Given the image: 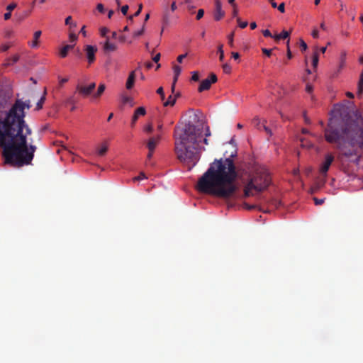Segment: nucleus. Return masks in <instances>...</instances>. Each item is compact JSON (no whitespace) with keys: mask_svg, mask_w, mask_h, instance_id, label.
I'll return each instance as SVG.
<instances>
[{"mask_svg":"<svg viewBox=\"0 0 363 363\" xmlns=\"http://www.w3.org/2000/svg\"><path fill=\"white\" fill-rule=\"evenodd\" d=\"M30 100L17 99L4 118H0V147L6 164L14 167L29 164L35 147L28 144L31 130L26 123L25 110L30 109Z\"/></svg>","mask_w":363,"mask_h":363,"instance_id":"obj_1","label":"nucleus"},{"mask_svg":"<svg viewBox=\"0 0 363 363\" xmlns=\"http://www.w3.org/2000/svg\"><path fill=\"white\" fill-rule=\"evenodd\" d=\"M363 118L346 106H335L327 128L324 130L325 140L335 143L340 151V157L357 163L359 156L355 146H363Z\"/></svg>","mask_w":363,"mask_h":363,"instance_id":"obj_2","label":"nucleus"},{"mask_svg":"<svg viewBox=\"0 0 363 363\" xmlns=\"http://www.w3.org/2000/svg\"><path fill=\"white\" fill-rule=\"evenodd\" d=\"M236 155L235 150L229 157L215 159L198 181V190L221 199L230 198L238 189L235 180L242 170L237 169L233 160Z\"/></svg>","mask_w":363,"mask_h":363,"instance_id":"obj_3","label":"nucleus"},{"mask_svg":"<svg viewBox=\"0 0 363 363\" xmlns=\"http://www.w3.org/2000/svg\"><path fill=\"white\" fill-rule=\"evenodd\" d=\"M202 133L201 125H196L189 121L175 128V152L178 160L189 165V169L200 160L199 145Z\"/></svg>","mask_w":363,"mask_h":363,"instance_id":"obj_4","label":"nucleus"},{"mask_svg":"<svg viewBox=\"0 0 363 363\" xmlns=\"http://www.w3.org/2000/svg\"><path fill=\"white\" fill-rule=\"evenodd\" d=\"M245 174H248V182L245 186L244 195L246 197L252 195V191L255 190L257 192H260L266 189L270 184V176L267 170L260 166L255 164L252 167L251 169L250 167Z\"/></svg>","mask_w":363,"mask_h":363,"instance_id":"obj_5","label":"nucleus"},{"mask_svg":"<svg viewBox=\"0 0 363 363\" xmlns=\"http://www.w3.org/2000/svg\"><path fill=\"white\" fill-rule=\"evenodd\" d=\"M334 160L335 157L332 153H327L325 155L324 160L321 162L319 168V172L322 176V178L326 179L327 173Z\"/></svg>","mask_w":363,"mask_h":363,"instance_id":"obj_6","label":"nucleus"},{"mask_svg":"<svg viewBox=\"0 0 363 363\" xmlns=\"http://www.w3.org/2000/svg\"><path fill=\"white\" fill-rule=\"evenodd\" d=\"M96 88V83L92 82L89 85L77 84L76 89L77 91L83 97L89 96Z\"/></svg>","mask_w":363,"mask_h":363,"instance_id":"obj_7","label":"nucleus"},{"mask_svg":"<svg viewBox=\"0 0 363 363\" xmlns=\"http://www.w3.org/2000/svg\"><path fill=\"white\" fill-rule=\"evenodd\" d=\"M217 80H218L217 76L215 74L211 73L209 76V78L203 79L201 82V84L199 86L198 91L199 92H202L203 91L208 90L211 88V84L213 83H216L217 82Z\"/></svg>","mask_w":363,"mask_h":363,"instance_id":"obj_8","label":"nucleus"},{"mask_svg":"<svg viewBox=\"0 0 363 363\" xmlns=\"http://www.w3.org/2000/svg\"><path fill=\"white\" fill-rule=\"evenodd\" d=\"M84 51L89 64H92L96 60L95 55L97 52V48L94 45H87L85 46Z\"/></svg>","mask_w":363,"mask_h":363,"instance_id":"obj_9","label":"nucleus"},{"mask_svg":"<svg viewBox=\"0 0 363 363\" xmlns=\"http://www.w3.org/2000/svg\"><path fill=\"white\" fill-rule=\"evenodd\" d=\"M216 10L214 12V19L220 21L225 16V12L222 10V4L220 0L215 1Z\"/></svg>","mask_w":363,"mask_h":363,"instance_id":"obj_10","label":"nucleus"},{"mask_svg":"<svg viewBox=\"0 0 363 363\" xmlns=\"http://www.w3.org/2000/svg\"><path fill=\"white\" fill-rule=\"evenodd\" d=\"M326 182V179L325 178H318L316 179L314 184L310 189V193L311 194H315L318 191L321 187H323Z\"/></svg>","mask_w":363,"mask_h":363,"instance_id":"obj_11","label":"nucleus"},{"mask_svg":"<svg viewBox=\"0 0 363 363\" xmlns=\"http://www.w3.org/2000/svg\"><path fill=\"white\" fill-rule=\"evenodd\" d=\"M146 110L144 107H139L135 111L132 118L131 126L133 127L140 116H145Z\"/></svg>","mask_w":363,"mask_h":363,"instance_id":"obj_12","label":"nucleus"},{"mask_svg":"<svg viewBox=\"0 0 363 363\" xmlns=\"http://www.w3.org/2000/svg\"><path fill=\"white\" fill-rule=\"evenodd\" d=\"M160 140V135H157V137H152L149 139V140L147 143V147L150 152H154V150L156 147V145L159 143Z\"/></svg>","mask_w":363,"mask_h":363,"instance_id":"obj_13","label":"nucleus"},{"mask_svg":"<svg viewBox=\"0 0 363 363\" xmlns=\"http://www.w3.org/2000/svg\"><path fill=\"white\" fill-rule=\"evenodd\" d=\"M135 71H133L130 73V74L128 77L126 84H125V86H126L127 89H131L133 87L134 84H135Z\"/></svg>","mask_w":363,"mask_h":363,"instance_id":"obj_14","label":"nucleus"},{"mask_svg":"<svg viewBox=\"0 0 363 363\" xmlns=\"http://www.w3.org/2000/svg\"><path fill=\"white\" fill-rule=\"evenodd\" d=\"M74 45H66L64 47H62L60 50V55L61 57L64 58L66 57L68 52L73 49Z\"/></svg>","mask_w":363,"mask_h":363,"instance_id":"obj_15","label":"nucleus"},{"mask_svg":"<svg viewBox=\"0 0 363 363\" xmlns=\"http://www.w3.org/2000/svg\"><path fill=\"white\" fill-rule=\"evenodd\" d=\"M106 89V86L104 84H99L97 91L92 95V98L94 99L99 98L101 94L104 93V91Z\"/></svg>","mask_w":363,"mask_h":363,"instance_id":"obj_16","label":"nucleus"},{"mask_svg":"<svg viewBox=\"0 0 363 363\" xmlns=\"http://www.w3.org/2000/svg\"><path fill=\"white\" fill-rule=\"evenodd\" d=\"M117 47L116 44L110 43L108 39L104 43V49L105 51H115Z\"/></svg>","mask_w":363,"mask_h":363,"instance_id":"obj_17","label":"nucleus"},{"mask_svg":"<svg viewBox=\"0 0 363 363\" xmlns=\"http://www.w3.org/2000/svg\"><path fill=\"white\" fill-rule=\"evenodd\" d=\"M267 121L265 120L262 121L259 118L255 117L252 120V124L259 130L262 129V124L266 123Z\"/></svg>","mask_w":363,"mask_h":363,"instance_id":"obj_18","label":"nucleus"},{"mask_svg":"<svg viewBox=\"0 0 363 363\" xmlns=\"http://www.w3.org/2000/svg\"><path fill=\"white\" fill-rule=\"evenodd\" d=\"M290 32L287 30H283L280 34L274 35L273 38L275 39V40H279L281 39H286L289 37Z\"/></svg>","mask_w":363,"mask_h":363,"instance_id":"obj_19","label":"nucleus"},{"mask_svg":"<svg viewBox=\"0 0 363 363\" xmlns=\"http://www.w3.org/2000/svg\"><path fill=\"white\" fill-rule=\"evenodd\" d=\"M52 144L53 145L55 146H59L60 144H62V142H59V141H53L52 142ZM62 148H57L56 152L57 154H60L61 151H66L69 154H72V152L65 146L62 145H60Z\"/></svg>","mask_w":363,"mask_h":363,"instance_id":"obj_20","label":"nucleus"},{"mask_svg":"<svg viewBox=\"0 0 363 363\" xmlns=\"http://www.w3.org/2000/svg\"><path fill=\"white\" fill-rule=\"evenodd\" d=\"M363 93V71L361 72L359 80L357 85V95L359 96Z\"/></svg>","mask_w":363,"mask_h":363,"instance_id":"obj_21","label":"nucleus"},{"mask_svg":"<svg viewBox=\"0 0 363 363\" xmlns=\"http://www.w3.org/2000/svg\"><path fill=\"white\" fill-rule=\"evenodd\" d=\"M347 53L345 51H342L340 54L339 69L343 68L345 65Z\"/></svg>","mask_w":363,"mask_h":363,"instance_id":"obj_22","label":"nucleus"},{"mask_svg":"<svg viewBox=\"0 0 363 363\" xmlns=\"http://www.w3.org/2000/svg\"><path fill=\"white\" fill-rule=\"evenodd\" d=\"M41 33H41L40 30L36 31L34 33V39H33V41L32 42V44H31V47L32 48H36L38 46V39L40 37Z\"/></svg>","mask_w":363,"mask_h":363,"instance_id":"obj_23","label":"nucleus"},{"mask_svg":"<svg viewBox=\"0 0 363 363\" xmlns=\"http://www.w3.org/2000/svg\"><path fill=\"white\" fill-rule=\"evenodd\" d=\"M176 103V97H173L172 96H169L167 101H164V106H174Z\"/></svg>","mask_w":363,"mask_h":363,"instance_id":"obj_24","label":"nucleus"},{"mask_svg":"<svg viewBox=\"0 0 363 363\" xmlns=\"http://www.w3.org/2000/svg\"><path fill=\"white\" fill-rule=\"evenodd\" d=\"M75 104H76V99H74V96L67 98L63 101V104L65 106H68L69 105H74Z\"/></svg>","mask_w":363,"mask_h":363,"instance_id":"obj_25","label":"nucleus"},{"mask_svg":"<svg viewBox=\"0 0 363 363\" xmlns=\"http://www.w3.org/2000/svg\"><path fill=\"white\" fill-rule=\"evenodd\" d=\"M223 44H220L218 47V52L219 53V60L221 62H223L224 60V52H223Z\"/></svg>","mask_w":363,"mask_h":363,"instance_id":"obj_26","label":"nucleus"},{"mask_svg":"<svg viewBox=\"0 0 363 363\" xmlns=\"http://www.w3.org/2000/svg\"><path fill=\"white\" fill-rule=\"evenodd\" d=\"M72 16H67L65 19V24L69 25L70 29H72V28H75L77 26V23H72Z\"/></svg>","mask_w":363,"mask_h":363,"instance_id":"obj_27","label":"nucleus"},{"mask_svg":"<svg viewBox=\"0 0 363 363\" xmlns=\"http://www.w3.org/2000/svg\"><path fill=\"white\" fill-rule=\"evenodd\" d=\"M108 150V147L106 145H103L99 150H98V155L100 156L104 155Z\"/></svg>","mask_w":363,"mask_h":363,"instance_id":"obj_28","label":"nucleus"},{"mask_svg":"<svg viewBox=\"0 0 363 363\" xmlns=\"http://www.w3.org/2000/svg\"><path fill=\"white\" fill-rule=\"evenodd\" d=\"M234 32H232L228 35V45L230 47L233 48L234 46Z\"/></svg>","mask_w":363,"mask_h":363,"instance_id":"obj_29","label":"nucleus"},{"mask_svg":"<svg viewBox=\"0 0 363 363\" xmlns=\"http://www.w3.org/2000/svg\"><path fill=\"white\" fill-rule=\"evenodd\" d=\"M301 143L303 147H306L307 148H311L313 146V143L308 142L306 139H301Z\"/></svg>","mask_w":363,"mask_h":363,"instance_id":"obj_30","label":"nucleus"},{"mask_svg":"<svg viewBox=\"0 0 363 363\" xmlns=\"http://www.w3.org/2000/svg\"><path fill=\"white\" fill-rule=\"evenodd\" d=\"M45 99V88H44L42 97H41L40 101L37 104V108L38 109L42 108V107H43V102Z\"/></svg>","mask_w":363,"mask_h":363,"instance_id":"obj_31","label":"nucleus"},{"mask_svg":"<svg viewBox=\"0 0 363 363\" xmlns=\"http://www.w3.org/2000/svg\"><path fill=\"white\" fill-rule=\"evenodd\" d=\"M237 22L238 23L239 27L241 28H245L248 25L247 21H242L240 18H237Z\"/></svg>","mask_w":363,"mask_h":363,"instance_id":"obj_32","label":"nucleus"},{"mask_svg":"<svg viewBox=\"0 0 363 363\" xmlns=\"http://www.w3.org/2000/svg\"><path fill=\"white\" fill-rule=\"evenodd\" d=\"M231 66L228 63H225L223 65V72L226 74H229L231 72Z\"/></svg>","mask_w":363,"mask_h":363,"instance_id":"obj_33","label":"nucleus"},{"mask_svg":"<svg viewBox=\"0 0 363 363\" xmlns=\"http://www.w3.org/2000/svg\"><path fill=\"white\" fill-rule=\"evenodd\" d=\"M318 63V54L315 52L313 56V66L316 67Z\"/></svg>","mask_w":363,"mask_h":363,"instance_id":"obj_34","label":"nucleus"},{"mask_svg":"<svg viewBox=\"0 0 363 363\" xmlns=\"http://www.w3.org/2000/svg\"><path fill=\"white\" fill-rule=\"evenodd\" d=\"M173 71L174 75H179L182 72V68L179 65H174L173 66Z\"/></svg>","mask_w":363,"mask_h":363,"instance_id":"obj_35","label":"nucleus"},{"mask_svg":"<svg viewBox=\"0 0 363 363\" xmlns=\"http://www.w3.org/2000/svg\"><path fill=\"white\" fill-rule=\"evenodd\" d=\"M157 93L160 95V97H161V100L162 101H164V99H165V96H164V90H163V88L161 86V87H159L157 90Z\"/></svg>","mask_w":363,"mask_h":363,"instance_id":"obj_36","label":"nucleus"},{"mask_svg":"<svg viewBox=\"0 0 363 363\" xmlns=\"http://www.w3.org/2000/svg\"><path fill=\"white\" fill-rule=\"evenodd\" d=\"M144 130L147 133H151L153 131V126L151 123L146 125L144 127Z\"/></svg>","mask_w":363,"mask_h":363,"instance_id":"obj_37","label":"nucleus"},{"mask_svg":"<svg viewBox=\"0 0 363 363\" xmlns=\"http://www.w3.org/2000/svg\"><path fill=\"white\" fill-rule=\"evenodd\" d=\"M286 46H287L286 56H287V58L290 60L292 58V53L291 52L290 47H289V39L286 42Z\"/></svg>","mask_w":363,"mask_h":363,"instance_id":"obj_38","label":"nucleus"},{"mask_svg":"<svg viewBox=\"0 0 363 363\" xmlns=\"http://www.w3.org/2000/svg\"><path fill=\"white\" fill-rule=\"evenodd\" d=\"M145 32V25L142 27V28L138 31H135L133 34L134 37H138L143 35Z\"/></svg>","mask_w":363,"mask_h":363,"instance_id":"obj_39","label":"nucleus"},{"mask_svg":"<svg viewBox=\"0 0 363 363\" xmlns=\"http://www.w3.org/2000/svg\"><path fill=\"white\" fill-rule=\"evenodd\" d=\"M262 125V129H263L267 133V134H268L269 135L271 136L272 135V130H270L269 128H268L266 125V123H263Z\"/></svg>","mask_w":363,"mask_h":363,"instance_id":"obj_40","label":"nucleus"},{"mask_svg":"<svg viewBox=\"0 0 363 363\" xmlns=\"http://www.w3.org/2000/svg\"><path fill=\"white\" fill-rule=\"evenodd\" d=\"M191 76V80L198 82L199 80V74L198 72H193Z\"/></svg>","mask_w":363,"mask_h":363,"instance_id":"obj_41","label":"nucleus"},{"mask_svg":"<svg viewBox=\"0 0 363 363\" xmlns=\"http://www.w3.org/2000/svg\"><path fill=\"white\" fill-rule=\"evenodd\" d=\"M300 47L302 51H306L307 49V44L302 40H300Z\"/></svg>","mask_w":363,"mask_h":363,"instance_id":"obj_42","label":"nucleus"},{"mask_svg":"<svg viewBox=\"0 0 363 363\" xmlns=\"http://www.w3.org/2000/svg\"><path fill=\"white\" fill-rule=\"evenodd\" d=\"M203 15H204L203 9H199L197 12L196 19L200 20L201 18H203Z\"/></svg>","mask_w":363,"mask_h":363,"instance_id":"obj_43","label":"nucleus"},{"mask_svg":"<svg viewBox=\"0 0 363 363\" xmlns=\"http://www.w3.org/2000/svg\"><path fill=\"white\" fill-rule=\"evenodd\" d=\"M262 34L264 37H271V38H273L274 35H272L271 32L268 29H266V30H262Z\"/></svg>","mask_w":363,"mask_h":363,"instance_id":"obj_44","label":"nucleus"},{"mask_svg":"<svg viewBox=\"0 0 363 363\" xmlns=\"http://www.w3.org/2000/svg\"><path fill=\"white\" fill-rule=\"evenodd\" d=\"M146 178L145 174L143 172H141L138 177L133 178L134 181H140Z\"/></svg>","mask_w":363,"mask_h":363,"instance_id":"obj_45","label":"nucleus"},{"mask_svg":"<svg viewBox=\"0 0 363 363\" xmlns=\"http://www.w3.org/2000/svg\"><path fill=\"white\" fill-rule=\"evenodd\" d=\"M16 6H17V4L16 3H11L7 6L6 9L9 11L11 12Z\"/></svg>","mask_w":363,"mask_h":363,"instance_id":"obj_46","label":"nucleus"},{"mask_svg":"<svg viewBox=\"0 0 363 363\" xmlns=\"http://www.w3.org/2000/svg\"><path fill=\"white\" fill-rule=\"evenodd\" d=\"M313 38H318L319 37V33L316 28H314L311 33Z\"/></svg>","mask_w":363,"mask_h":363,"instance_id":"obj_47","label":"nucleus"},{"mask_svg":"<svg viewBox=\"0 0 363 363\" xmlns=\"http://www.w3.org/2000/svg\"><path fill=\"white\" fill-rule=\"evenodd\" d=\"M262 51L267 57H270L271 55H272V50L271 49L262 48Z\"/></svg>","mask_w":363,"mask_h":363,"instance_id":"obj_48","label":"nucleus"},{"mask_svg":"<svg viewBox=\"0 0 363 363\" xmlns=\"http://www.w3.org/2000/svg\"><path fill=\"white\" fill-rule=\"evenodd\" d=\"M108 32V29L105 27L101 28L100 30V34L103 37H105Z\"/></svg>","mask_w":363,"mask_h":363,"instance_id":"obj_49","label":"nucleus"},{"mask_svg":"<svg viewBox=\"0 0 363 363\" xmlns=\"http://www.w3.org/2000/svg\"><path fill=\"white\" fill-rule=\"evenodd\" d=\"M277 8L278 9V10L281 13H284L285 12V4H284V3L280 4L279 6H277Z\"/></svg>","mask_w":363,"mask_h":363,"instance_id":"obj_50","label":"nucleus"},{"mask_svg":"<svg viewBox=\"0 0 363 363\" xmlns=\"http://www.w3.org/2000/svg\"><path fill=\"white\" fill-rule=\"evenodd\" d=\"M128 9L129 6L128 5H124L121 7V12L124 16L127 15Z\"/></svg>","mask_w":363,"mask_h":363,"instance_id":"obj_51","label":"nucleus"},{"mask_svg":"<svg viewBox=\"0 0 363 363\" xmlns=\"http://www.w3.org/2000/svg\"><path fill=\"white\" fill-rule=\"evenodd\" d=\"M313 201H314V203L315 205H321L324 203L323 199H319L315 197V198H313Z\"/></svg>","mask_w":363,"mask_h":363,"instance_id":"obj_52","label":"nucleus"},{"mask_svg":"<svg viewBox=\"0 0 363 363\" xmlns=\"http://www.w3.org/2000/svg\"><path fill=\"white\" fill-rule=\"evenodd\" d=\"M96 9H97V10L100 13H104V5L102 4H98L97 6H96Z\"/></svg>","mask_w":363,"mask_h":363,"instance_id":"obj_53","label":"nucleus"},{"mask_svg":"<svg viewBox=\"0 0 363 363\" xmlns=\"http://www.w3.org/2000/svg\"><path fill=\"white\" fill-rule=\"evenodd\" d=\"M187 54H183V55H180L177 57V62L179 63H182V60L186 57Z\"/></svg>","mask_w":363,"mask_h":363,"instance_id":"obj_54","label":"nucleus"},{"mask_svg":"<svg viewBox=\"0 0 363 363\" xmlns=\"http://www.w3.org/2000/svg\"><path fill=\"white\" fill-rule=\"evenodd\" d=\"M163 24L167 26L169 24V17L167 14L163 16Z\"/></svg>","mask_w":363,"mask_h":363,"instance_id":"obj_55","label":"nucleus"},{"mask_svg":"<svg viewBox=\"0 0 363 363\" xmlns=\"http://www.w3.org/2000/svg\"><path fill=\"white\" fill-rule=\"evenodd\" d=\"M77 37L75 33H69V39L72 42L75 41L77 40Z\"/></svg>","mask_w":363,"mask_h":363,"instance_id":"obj_56","label":"nucleus"},{"mask_svg":"<svg viewBox=\"0 0 363 363\" xmlns=\"http://www.w3.org/2000/svg\"><path fill=\"white\" fill-rule=\"evenodd\" d=\"M160 53H157L153 58H152V60L155 62V63H158V62L160 61Z\"/></svg>","mask_w":363,"mask_h":363,"instance_id":"obj_57","label":"nucleus"},{"mask_svg":"<svg viewBox=\"0 0 363 363\" xmlns=\"http://www.w3.org/2000/svg\"><path fill=\"white\" fill-rule=\"evenodd\" d=\"M69 79L68 78H62V79H60L59 80V85L60 86H62V84L64 83H66L67 82H68Z\"/></svg>","mask_w":363,"mask_h":363,"instance_id":"obj_58","label":"nucleus"},{"mask_svg":"<svg viewBox=\"0 0 363 363\" xmlns=\"http://www.w3.org/2000/svg\"><path fill=\"white\" fill-rule=\"evenodd\" d=\"M211 130H210L209 126L207 125L206 127L205 136L207 138V137L211 136Z\"/></svg>","mask_w":363,"mask_h":363,"instance_id":"obj_59","label":"nucleus"},{"mask_svg":"<svg viewBox=\"0 0 363 363\" xmlns=\"http://www.w3.org/2000/svg\"><path fill=\"white\" fill-rule=\"evenodd\" d=\"M232 57L234 60H238L240 58V55L238 52H232Z\"/></svg>","mask_w":363,"mask_h":363,"instance_id":"obj_60","label":"nucleus"},{"mask_svg":"<svg viewBox=\"0 0 363 363\" xmlns=\"http://www.w3.org/2000/svg\"><path fill=\"white\" fill-rule=\"evenodd\" d=\"M11 13L10 11H8L6 13L4 16L5 20H9L11 18Z\"/></svg>","mask_w":363,"mask_h":363,"instance_id":"obj_61","label":"nucleus"},{"mask_svg":"<svg viewBox=\"0 0 363 363\" xmlns=\"http://www.w3.org/2000/svg\"><path fill=\"white\" fill-rule=\"evenodd\" d=\"M306 90L307 92L311 93L313 90V86L311 84H307Z\"/></svg>","mask_w":363,"mask_h":363,"instance_id":"obj_62","label":"nucleus"},{"mask_svg":"<svg viewBox=\"0 0 363 363\" xmlns=\"http://www.w3.org/2000/svg\"><path fill=\"white\" fill-rule=\"evenodd\" d=\"M129 101H130V97L126 96H124L123 97V103H125H125H128Z\"/></svg>","mask_w":363,"mask_h":363,"instance_id":"obj_63","label":"nucleus"},{"mask_svg":"<svg viewBox=\"0 0 363 363\" xmlns=\"http://www.w3.org/2000/svg\"><path fill=\"white\" fill-rule=\"evenodd\" d=\"M269 1L273 8L275 9L277 7V4L274 1V0H269Z\"/></svg>","mask_w":363,"mask_h":363,"instance_id":"obj_64","label":"nucleus"}]
</instances>
